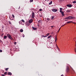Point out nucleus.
<instances>
[{"mask_svg":"<svg viewBox=\"0 0 76 76\" xmlns=\"http://www.w3.org/2000/svg\"><path fill=\"white\" fill-rule=\"evenodd\" d=\"M46 0H45L46 1Z\"/></svg>","mask_w":76,"mask_h":76,"instance_id":"nucleus-44","label":"nucleus"},{"mask_svg":"<svg viewBox=\"0 0 76 76\" xmlns=\"http://www.w3.org/2000/svg\"><path fill=\"white\" fill-rule=\"evenodd\" d=\"M66 24H64V25H63V26H64V25H66Z\"/></svg>","mask_w":76,"mask_h":76,"instance_id":"nucleus-38","label":"nucleus"},{"mask_svg":"<svg viewBox=\"0 0 76 76\" xmlns=\"http://www.w3.org/2000/svg\"><path fill=\"white\" fill-rule=\"evenodd\" d=\"M47 19L48 20H50V19L49 18H47Z\"/></svg>","mask_w":76,"mask_h":76,"instance_id":"nucleus-22","label":"nucleus"},{"mask_svg":"<svg viewBox=\"0 0 76 76\" xmlns=\"http://www.w3.org/2000/svg\"><path fill=\"white\" fill-rule=\"evenodd\" d=\"M12 15L13 18H15V15H14L12 14Z\"/></svg>","mask_w":76,"mask_h":76,"instance_id":"nucleus-32","label":"nucleus"},{"mask_svg":"<svg viewBox=\"0 0 76 76\" xmlns=\"http://www.w3.org/2000/svg\"><path fill=\"white\" fill-rule=\"evenodd\" d=\"M50 35V33H48L46 34V36L47 37H48V36H49V35Z\"/></svg>","mask_w":76,"mask_h":76,"instance_id":"nucleus-19","label":"nucleus"},{"mask_svg":"<svg viewBox=\"0 0 76 76\" xmlns=\"http://www.w3.org/2000/svg\"><path fill=\"white\" fill-rule=\"evenodd\" d=\"M8 69H9V68H7L5 69V70H6V71H7Z\"/></svg>","mask_w":76,"mask_h":76,"instance_id":"nucleus-20","label":"nucleus"},{"mask_svg":"<svg viewBox=\"0 0 76 76\" xmlns=\"http://www.w3.org/2000/svg\"><path fill=\"white\" fill-rule=\"evenodd\" d=\"M35 17V13L34 12H33L32 13V18H34Z\"/></svg>","mask_w":76,"mask_h":76,"instance_id":"nucleus-4","label":"nucleus"},{"mask_svg":"<svg viewBox=\"0 0 76 76\" xmlns=\"http://www.w3.org/2000/svg\"><path fill=\"white\" fill-rule=\"evenodd\" d=\"M50 27H51V28H53V27H54V26H51Z\"/></svg>","mask_w":76,"mask_h":76,"instance_id":"nucleus-39","label":"nucleus"},{"mask_svg":"<svg viewBox=\"0 0 76 76\" xmlns=\"http://www.w3.org/2000/svg\"><path fill=\"white\" fill-rule=\"evenodd\" d=\"M62 8H60V12H61L62 11Z\"/></svg>","mask_w":76,"mask_h":76,"instance_id":"nucleus-8","label":"nucleus"},{"mask_svg":"<svg viewBox=\"0 0 76 76\" xmlns=\"http://www.w3.org/2000/svg\"><path fill=\"white\" fill-rule=\"evenodd\" d=\"M64 1V0H59V1L60 3H61V2H63Z\"/></svg>","mask_w":76,"mask_h":76,"instance_id":"nucleus-7","label":"nucleus"},{"mask_svg":"<svg viewBox=\"0 0 76 76\" xmlns=\"http://www.w3.org/2000/svg\"><path fill=\"white\" fill-rule=\"evenodd\" d=\"M4 39H6V38H7V36H4Z\"/></svg>","mask_w":76,"mask_h":76,"instance_id":"nucleus-17","label":"nucleus"},{"mask_svg":"<svg viewBox=\"0 0 76 76\" xmlns=\"http://www.w3.org/2000/svg\"><path fill=\"white\" fill-rule=\"evenodd\" d=\"M61 28L59 29V30H58V32H59V31H60V29H61Z\"/></svg>","mask_w":76,"mask_h":76,"instance_id":"nucleus-37","label":"nucleus"},{"mask_svg":"<svg viewBox=\"0 0 76 76\" xmlns=\"http://www.w3.org/2000/svg\"><path fill=\"white\" fill-rule=\"evenodd\" d=\"M7 36L10 39H12V37H11V35H10L9 34H7Z\"/></svg>","mask_w":76,"mask_h":76,"instance_id":"nucleus-2","label":"nucleus"},{"mask_svg":"<svg viewBox=\"0 0 76 76\" xmlns=\"http://www.w3.org/2000/svg\"><path fill=\"white\" fill-rule=\"evenodd\" d=\"M9 24H11V22H10V21H9Z\"/></svg>","mask_w":76,"mask_h":76,"instance_id":"nucleus-34","label":"nucleus"},{"mask_svg":"<svg viewBox=\"0 0 76 76\" xmlns=\"http://www.w3.org/2000/svg\"><path fill=\"white\" fill-rule=\"evenodd\" d=\"M32 28L34 30H37V28L34 27H32Z\"/></svg>","mask_w":76,"mask_h":76,"instance_id":"nucleus-12","label":"nucleus"},{"mask_svg":"<svg viewBox=\"0 0 76 76\" xmlns=\"http://www.w3.org/2000/svg\"><path fill=\"white\" fill-rule=\"evenodd\" d=\"M51 36H50L48 37V39L49 38H51Z\"/></svg>","mask_w":76,"mask_h":76,"instance_id":"nucleus-16","label":"nucleus"},{"mask_svg":"<svg viewBox=\"0 0 76 76\" xmlns=\"http://www.w3.org/2000/svg\"><path fill=\"white\" fill-rule=\"evenodd\" d=\"M52 11L54 12H56L57 11V9H52Z\"/></svg>","mask_w":76,"mask_h":76,"instance_id":"nucleus-3","label":"nucleus"},{"mask_svg":"<svg viewBox=\"0 0 76 76\" xmlns=\"http://www.w3.org/2000/svg\"><path fill=\"white\" fill-rule=\"evenodd\" d=\"M39 11H42V9H40L39 10Z\"/></svg>","mask_w":76,"mask_h":76,"instance_id":"nucleus-31","label":"nucleus"},{"mask_svg":"<svg viewBox=\"0 0 76 76\" xmlns=\"http://www.w3.org/2000/svg\"><path fill=\"white\" fill-rule=\"evenodd\" d=\"M63 75H62L61 76H63Z\"/></svg>","mask_w":76,"mask_h":76,"instance_id":"nucleus-40","label":"nucleus"},{"mask_svg":"<svg viewBox=\"0 0 76 76\" xmlns=\"http://www.w3.org/2000/svg\"><path fill=\"white\" fill-rule=\"evenodd\" d=\"M75 18V17H72L71 16H69L68 17H67L65 19H68V20H70V19H74Z\"/></svg>","mask_w":76,"mask_h":76,"instance_id":"nucleus-1","label":"nucleus"},{"mask_svg":"<svg viewBox=\"0 0 76 76\" xmlns=\"http://www.w3.org/2000/svg\"><path fill=\"white\" fill-rule=\"evenodd\" d=\"M73 3H76V1H74L73 2Z\"/></svg>","mask_w":76,"mask_h":76,"instance_id":"nucleus-23","label":"nucleus"},{"mask_svg":"<svg viewBox=\"0 0 76 76\" xmlns=\"http://www.w3.org/2000/svg\"><path fill=\"white\" fill-rule=\"evenodd\" d=\"M8 75H10V76H11L12 74L10 72H9L8 73Z\"/></svg>","mask_w":76,"mask_h":76,"instance_id":"nucleus-9","label":"nucleus"},{"mask_svg":"<svg viewBox=\"0 0 76 76\" xmlns=\"http://www.w3.org/2000/svg\"><path fill=\"white\" fill-rule=\"evenodd\" d=\"M32 22H33V20L32 19H30L29 20V22L30 23H31Z\"/></svg>","mask_w":76,"mask_h":76,"instance_id":"nucleus-5","label":"nucleus"},{"mask_svg":"<svg viewBox=\"0 0 76 76\" xmlns=\"http://www.w3.org/2000/svg\"><path fill=\"white\" fill-rule=\"evenodd\" d=\"M33 0H30V2H32Z\"/></svg>","mask_w":76,"mask_h":76,"instance_id":"nucleus-30","label":"nucleus"},{"mask_svg":"<svg viewBox=\"0 0 76 76\" xmlns=\"http://www.w3.org/2000/svg\"><path fill=\"white\" fill-rule=\"evenodd\" d=\"M10 20H13V19H12V18H10Z\"/></svg>","mask_w":76,"mask_h":76,"instance_id":"nucleus-28","label":"nucleus"},{"mask_svg":"<svg viewBox=\"0 0 76 76\" xmlns=\"http://www.w3.org/2000/svg\"><path fill=\"white\" fill-rule=\"evenodd\" d=\"M56 38H57V37L56 36V37H55V41H56V40H57Z\"/></svg>","mask_w":76,"mask_h":76,"instance_id":"nucleus-27","label":"nucleus"},{"mask_svg":"<svg viewBox=\"0 0 76 76\" xmlns=\"http://www.w3.org/2000/svg\"><path fill=\"white\" fill-rule=\"evenodd\" d=\"M21 20L23 22H24V23L25 22V21L23 20Z\"/></svg>","mask_w":76,"mask_h":76,"instance_id":"nucleus-26","label":"nucleus"},{"mask_svg":"<svg viewBox=\"0 0 76 76\" xmlns=\"http://www.w3.org/2000/svg\"><path fill=\"white\" fill-rule=\"evenodd\" d=\"M56 47L58 48V50H59L60 51V49H59V48H58V46H57V44H56Z\"/></svg>","mask_w":76,"mask_h":76,"instance_id":"nucleus-15","label":"nucleus"},{"mask_svg":"<svg viewBox=\"0 0 76 76\" xmlns=\"http://www.w3.org/2000/svg\"><path fill=\"white\" fill-rule=\"evenodd\" d=\"M2 51L1 50H0V53H1L2 52Z\"/></svg>","mask_w":76,"mask_h":76,"instance_id":"nucleus-33","label":"nucleus"},{"mask_svg":"<svg viewBox=\"0 0 76 76\" xmlns=\"http://www.w3.org/2000/svg\"><path fill=\"white\" fill-rule=\"evenodd\" d=\"M71 22H73L72 21H68L67 22V23H71Z\"/></svg>","mask_w":76,"mask_h":76,"instance_id":"nucleus-21","label":"nucleus"},{"mask_svg":"<svg viewBox=\"0 0 76 76\" xmlns=\"http://www.w3.org/2000/svg\"><path fill=\"white\" fill-rule=\"evenodd\" d=\"M65 21H67V20H65Z\"/></svg>","mask_w":76,"mask_h":76,"instance_id":"nucleus-42","label":"nucleus"},{"mask_svg":"<svg viewBox=\"0 0 76 76\" xmlns=\"http://www.w3.org/2000/svg\"><path fill=\"white\" fill-rule=\"evenodd\" d=\"M69 71V68H68L66 69V72H68Z\"/></svg>","mask_w":76,"mask_h":76,"instance_id":"nucleus-13","label":"nucleus"},{"mask_svg":"<svg viewBox=\"0 0 76 76\" xmlns=\"http://www.w3.org/2000/svg\"><path fill=\"white\" fill-rule=\"evenodd\" d=\"M42 37H44V38H45V37H47V36H45L44 35H42Z\"/></svg>","mask_w":76,"mask_h":76,"instance_id":"nucleus-25","label":"nucleus"},{"mask_svg":"<svg viewBox=\"0 0 76 76\" xmlns=\"http://www.w3.org/2000/svg\"><path fill=\"white\" fill-rule=\"evenodd\" d=\"M14 44L15 45H16V42H14Z\"/></svg>","mask_w":76,"mask_h":76,"instance_id":"nucleus-35","label":"nucleus"},{"mask_svg":"<svg viewBox=\"0 0 76 76\" xmlns=\"http://www.w3.org/2000/svg\"><path fill=\"white\" fill-rule=\"evenodd\" d=\"M61 13V15H62V16H64V12H62Z\"/></svg>","mask_w":76,"mask_h":76,"instance_id":"nucleus-11","label":"nucleus"},{"mask_svg":"<svg viewBox=\"0 0 76 76\" xmlns=\"http://www.w3.org/2000/svg\"><path fill=\"white\" fill-rule=\"evenodd\" d=\"M66 6H67V7H72V5L68 4L66 5Z\"/></svg>","mask_w":76,"mask_h":76,"instance_id":"nucleus-6","label":"nucleus"},{"mask_svg":"<svg viewBox=\"0 0 76 76\" xmlns=\"http://www.w3.org/2000/svg\"><path fill=\"white\" fill-rule=\"evenodd\" d=\"M73 23H75L73 22Z\"/></svg>","mask_w":76,"mask_h":76,"instance_id":"nucleus-43","label":"nucleus"},{"mask_svg":"<svg viewBox=\"0 0 76 76\" xmlns=\"http://www.w3.org/2000/svg\"><path fill=\"white\" fill-rule=\"evenodd\" d=\"M40 21H41L40 20H39V22H40Z\"/></svg>","mask_w":76,"mask_h":76,"instance_id":"nucleus-41","label":"nucleus"},{"mask_svg":"<svg viewBox=\"0 0 76 76\" xmlns=\"http://www.w3.org/2000/svg\"><path fill=\"white\" fill-rule=\"evenodd\" d=\"M25 37V35H24V34H23V37Z\"/></svg>","mask_w":76,"mask_h":76,"instance_id":"nucleus-36","label":"nucleus"},{"mask_svg":"<svg viewBox=\"0 0 76 76\" xmlns=\"http://www.w3.org/2000/svg\"><path fill=\"white\" fill-rule=\"evenodd\" d=\"M53 19H54V16H52V18H51V19L52 20H53Z\"/></svg>","mask_w":76,"mask_h":76,"instance_id":"nucleus-24","label":"nucleus"},{"mask_svg":"<svg viewBox=\"0 0 76 76\" xmlns=\"http://www.w3.org/2000/svg\"><path fill=\"white\" fill-rule=\"evenodd\" d=\"M52 3V1H51L50 2L49 4V5H50V4H51Z\"/></svg>","mask_w":76,"mask_h":76,"instance_id":"nucleus-14","label":"nucleus"},{"mask_svg":"<svg viewBox=\"0 0 76 76\" xmlns=\"http://www.w3.org/2000/svg\"><path fill=\"white\" fill-rule=\"evenodd\" d=\"M23 29H21L20 30V32H23Z\"/></svg>","mask_w":76,"mask_h":76,"instance_id":"nucleus-18","label":"nucleus"},{"mask_svg":"<svg viewBox=\"0 0 76 76\" xmlns=\"http://www.w3.org/2000/svg\"><path fill=\"white\" fill-rule=\"evenodd\" d=\"M6 74H7V72H4V74H5L6 75Z\"/></svg>","mask_w":76,"mask_h":76,"instance_id":"nucleus-29","label":"nucleus"},{"mask_svg":"<svg viewBox=\"0 0 76 76\" xmlns=\"http://www.w3.org/2000/svg\"><path fill=\"white\" fill-rule=\"evenodd\" d=\"M66 12L67 13H69L70 12V10H67L66 11Z\"/></svg>","mask_w":76,"mask_h":76,"instance_id":"nucleus-10","label":"nucleus"}]
</instances>
